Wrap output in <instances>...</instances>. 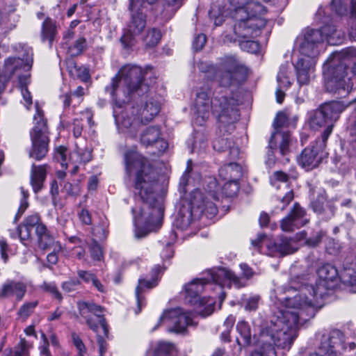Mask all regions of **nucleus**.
I'll return each instance as SVG.
<instances>
[{"label":"nucleus","instance_id":"nucleus-1","mask_svg":"<svg viewBox=\"0 0 356 356\" xmlns=\"http://www.w3.org/2000/svg\"><path fill=\"white\" fill-rule=\"evenodd\" d=\"M124 161L126 174L134 182L136 205L131 211L134 234L136 238H142L162 225L164 209L155 193L157 173L149 161L136 147L125 151Z\"/></svg>","mask_w":356,"mask_h":356},{"label":"nucleus","instance_id":"nucleus-2","mask_svg":"<svg viewBox=\"0 0 356 356\" xmlns=\"http://www.w3.org/2000/svg\"><path fill=\"white\" fill-rule=\"evenodd\" d=\"M285 294L280 290L271 293L275 310L269 321L261 323V318L253 321V337L257 343L289 350L297 337L299 327L314 317L312 303L302 304L301 296Z\"/></svg>","mask_w":356,"mask_h":356},{"label":"nucleus","instance_id":"nucleus-3","mask_svg":"<svg viewBox=\"0 0 356 356\" xmlns=\"http://www.w3.org/2000/svg\"><path fill=\"white\" fill-rule=\"evenodd\" d=\"M149 72H151L150 67L143 69L136 65H124L112 79L111 84L105 87V91L113 102L117 128L129 138L136 137L139 121L135 118L131 121L129 111H124L123 108L131 99L137 101L147 93L149 86L145 83V76Z\"/></svg>","mask_w":356,"mask_h":356},{"label":"nucleus","instance_id":"nucleus-4","mask_svg":"<svg viewBox=\"0 0 356 356\" xmlns=\"http://www.w3.org/2000/svg\"><path fill=\"white\" fill-rule=\"evenodd\" d=\"M238 105L236 99L218 92H216L211 99L209 90L201 88L196 92L194 102L195 122L202 125L212 112L218 119L220 131L230 132L234 129V124L239 120Z\"/></svg>","mask_w":356,"mask_h":356},{"label":"nucleus","instance_id":"nucleus-5","mask_svg":"<svg viewBox=\"0 0 356 356\" xmlns=\"http://www.w3.org/2000/svg\"><path fill=\"white\" fill-rule=\"evenodd\" d=\"M356 75V48L347 47L330 55L323 65L326 90L339 97H346L353 88L347 71Z\"/></svg>","mask_w":356,"mask_h":356},{"label":"nucleus","instance_id":"nucleus-6","mask_svg":"<svg viewBox=\"0 0 356 356\" xmlns=\"http://www.w3.org/2000/svg\"><path fill=\"white\" fill-rule=\"evenodd\" d=\"M229 24L235 34L239 37H250L259 33L264 28L266 19L262 15L266 8L252 0H229Z\"/></svg>","mask_w":356,"mask_h":356},{"label":"nucleus","instance_id":"nucleus-7","mask_svg":"<svg viewBox=\"0 0 356 356\" xmlns=\"http://www.w3.org/2000/svg\"><path fill=\"white\" fill-rule=\"evenodd\" d=\"M318 278L315 283L301 284L297 286L298 283L296 281L291 282L289 288L283 289L284 293H291L296 291L298 293L295 296L302 297V304L312 303L316 313L318 305V300L322 299L330 290H332L337 284L339 273L337 269L333 265L326 264L321 266L317 271Z\"/></svg>","mask_w":356,"mask_h":356},{"label":"nucleus","instance_id":"nucleus-8","mask_svg":"<svg viewBox=\"0 0 356 356\" xmlns=\"http://www.w3.org/2000/svg\"><path fill=\"white\" fill-rule=\"evenodd\" d=\"M17 56H9L4 60L3 74L15 84H29L31 70L33 63V53L31 47L17 44L13 47Z\"/></svg>","mask_w":356,"mask_h":356},{"label":"nucleus","instance_id":"nucleus-9","mask_svg":"<svg viewBox=\"0 0 356 356\" xmlns=\"http://www.w3.org/2000/svg\"><path fill=\"white\" fill-rule=\"evenodd\" d=\"M79 314L86 321L90 329L97 334V343L100 356L107 350V343L104 339L99 335L100 330L104 336L107 337L108 325L104 317V309L93 302L81 301L77 303Z\"/></svg>","mask_w":356,"mask_h":356},{"label":"nucleus","instance_id":"nucleus-10","mask_svg":"<svg viewBox=\"0 0 356 356\" xmlns=\"http://www.w3.org/2000/svg\"><path fill=\"white\" fill-rule=\"evenodd\" d=\"M207 72H215L220 86L228 88L238 83V76L247 72L245 65L234 55L221 57L217 66H208Z\"/></svg>","mask_w":356,"mask_h":356},{"label":"nucleus","instance_id":"nucleus-11","mask_svg":"<svg viewBox=\"0 0 356 356\" xmlns=\"http://www.w3.org/2000/svg\"><path fill=\"white\" fill-rule=\"evenodd\" d=\"M211 269L208 270L205 275L200 278H197L188 283L185 286L186 301L191 305L198 306H207V315L211 314L215 301L210 297L201 298L200 294L207 289H213V286L221 289L222 285L211 278V272L215 270Z\"/></svg>","mask_w":356,"mask_h":356},{"label":"nucleus","instance_id":"nucleus-12","mask_svg":"<svg viewBox=\"0 0 356 356\" xmlns=\"http://www.w3.org/2000/svg\"><path fill=\"white\" fill-rule=\"evenodd\" d=\"M36 113L33 116L34 127L30 133L32 147L29 156L35 160L42 159L49 149V136L47 121L44 118L42 110L35 103Z\"/></svg>","mask_w":356,"mask_h":356},{"label":"nucleus","instance_id":"nucleus-13","mask_svg":"<svg viewBox=\"0 0 356 356\" xmlns=\"http://www.w3.org/2000/svg\"><path fill=\"white\" fill-rule=\"evenodd\" d=\"M207 194H203L200 190H195L192 193L191 200V209H197L201 213H204L207 218H212L218 213L217 206L211 199L218 200V185L216 179L213 177L209 178Z\"/></svg>","mask_w":356,"mask_h":356},{"label":"nucleus","instance_id":"nucleus-14","mask_svg":"<svg viewBox=\"0 0 356 356\" xmlns=\"http://www.w3.org/2000/svg\"><path fill=\"white\" fill-rule=\"evenodd\" d=\"M324 42L325 37L323 35L321 28L314 29L307 27L297 37L296 45L302 57L316 59Z\"/></svg>","mask_w":356,"mask_h":356},{"label":"nucleus","instance_id":"nucleus-15","mask_svg":"<svg viewBox=\"0 0 356 356\" xmlns=\"http://www.w3.org/2000/svg\"><path fill=\"white\" fill-rule=\"evenodd\" d=\"M129 9L131 19L123 30V34L120 38V42L124 49H130L134 45L136 37L139 35L146 26L145 9L134 8L130 1Z\"/></svg>","mask_w":356,"mask_h":356},{"label":"nucleus","instance_id":"nucleus-16","mask_svg":"<svg viewBox=\"0 0 356 356\" xmlns=\"http://www.w3.org/2000/svg\"><path fill=\"white\" fill-rule=\"evenodd\" d=\"M240 267L242 270L241 277L229 269L218 268L211 272V278L222 285V287L230 288L232 286L237 289L243 287L246 285L247 280L253 275V271L245 264H241Z\"/></svg>","mask_w":356,"mask_h":356},{"label":"nucleus","instance_id":"nucleus-17","mask_svg":"<svg viewBox=\"0 0 356 356\" xmlns=\"http://www.w3.org/2000/svg\"><path fill=\"white\" fill-rule=\"evenodd\" d=\"M146 95L147 93L142 97L145 99V101L140 107L133 106L129 110L131 121L134 118L139 121L138 131L142 124H145L152 120L161 109V98L160 97H149Z\"/></svg>","mask_w":356,"mask_h":356},{"label":"nucleus","instance_id":"nucleus-18","mask_svg":"<svg viewBox=\"0 0 356 356\" xmlns=\"http://www.w3.org/2000/svg\"><path fill=\"white\" fill-rule=\"evenodd\" d=\"M166 325L169 332H184L186 327L193 325V314L181 308L166 310L159 318V324Z\"/></svg>","mask_w":356,"mask_h":356},{"label":"nucleus","instance_id":"nucleus-19","mask_svg":"<svg viewBox=\"0 0 356 356\" xmlns=\"http://www.w3.org/2000/svg\"><path fill=\"white\" fill-rule=\"evenodd\" d=\"M343 335L338 330L322 336L317 350L309 356H337V348L342 346Z\"/></svg>","mask_w":356,"mask_h":356},{"label":"nucleus","instance_id":"nucleus-20","mask_svg":"<svg viewBox=\"0 0 356 356\" xmlns=\"http://www.w3.org/2000/svg\"><path fill=\"white\" fill-rule=\"evenodd\" d=\"M325 142L322 138V140L316 141L315 146L305 148L298 158L299 164L306 170L317 167L322 160L323 149Z\"/></svg>","mask_w":356,"mask_h":356},{"label":"nucleus","instance_id":"nucleus-21","mask_svg":"<svg viewBox=\"0 0 356 356\" xmlns=\"http://www.w3.org/2000/svg\"><path fill=\"white\" fill-rule=\"evenodd\" d=\"M331 7L339 15H350L353 22L349 37L356 41V0H332Z\"/></svg>","mask_w":356,"mask_h":356},{"label":"nucleus","instance_id":"nucleus-22","mask_svg":"<svg viewBox=\"0 0 356 356\" xmlns=\"http://www.w3.org/2000/svg\"><path fill=\"white\" fill-rule=\"evenodd\" d=\"M346 106L339 102L325 103L320 107V110L328 120L327 128L322 134V138L326 141L332 133L334 123L339 119L340 114L345 110Z\"/></svg>","mask_w":356,"mask_h":356},{"label":"nucleus","instance_id":"nucleus-23","mask_svg":"<svg viewBox=\"0 0 356 356\" xmlns=\"http://www.w3.org/2000/svg\"><path fill=\"white\" fill-rule=\"evenodd\" d=\"M308 222L306 211L298 203L294 204L289 215L281 222V228L284 232H293Z\"/></svg>","mask_w":356,"mask_h":356},{"label":"nucleus","instance_id":"nucleus-24","mask_svg":"<svg viewBox=\"0 0 356 356\" xmlns=\"http://www.w3.org/2000/svg\"><path fill=\"white\" fill-rule=\"evenodd\" d=\"M316 58L300 57L295 65L297 81L300 85H307L314 76Z\"/></svg>","mask_w":356,"mask_h":356},{"label":"nucleus","instance_id":"nucleus-25","mask_svg":"<svg viewBox=\"0 0 356 356\" xmlns=\"http://www.w3.org/2000/svg\"><path fill=\"white\" fill-rule=\"evenodd\" d=\"M260 31L258 34L250 37H239L235 34L232 27L226 30L225 32L224 42H233L238 41L239 46L243 51L250 52L251 54H257L259 51V44L252 38H254L259 35Z\"/></svg>","mask_w":356,"mask_h":356},{"label":"nucleus","instance_id":"nucleus-26","mask_svg":"<svg viewBox=\"0 0 356 356\" xmlns=\"http://www.w3.org/2000/svg\"><path fill=\"white\" fill-rule=\"evenodd\" d=\"M161 271V268L159 266H156L152 269L153 277L151 280H139L138 285L136 289L137 309L135 310V313L136 314H138L142 308L146 305V301L143 294L144 289L145 288L152 289L157 285L159 280L158 275Z\"/></svg>","mask_w":356,"mask_h":356},{"label":"nucleus","instance_id":"nucleus-27","mask_svg":"<svg viewBox=\"0 0 356 356\" xmlns=\"http://www.w3.org/2000/svg\"><path fill=\"white\" fill-rule=\"evenodd\" d=\"M140 142L145 146L155 145L159 152H163L168 147V143L161 137L159 127H147L141 134Z\"/></svg>","mask_w":356,"mask_h":356},{"label":"nucleus","instance_id":"nucleus-28","mask_svg":"<svg viewBox=\"0 0 356 356\" xmlns=\"http://www.w3.org/2000/svg\"><path fill=\"white\" fill-rule=\"evenodd\" d=\"M27 290V286L22 282L7 280L0 288V298H7L15 296L17 300H22Z\"/></svg>","mask_w":356,"mask_h":356},{"label":"nucleus","instance_id":"nucleus-29","mask_svg":"<svg viewBox=\"0 0 356 356\" xmlns=\"http://www.w3.org/2000/svg\"><path fill=\"white\" fill-rule=\"evenodd\" d=\"M290 65L289 63H284L280 67L277 76V88L276 90V99L279 104H281L284 98V90L288 89L292 83L293 79L290 76Z\"/></svg>","mask_w":356,"mask_h":356},{"label":"nucleus","instance_id":"nucleus-30","mask_svg":"<svg viewBox=\"0 0 356 356\" xmlns=\"http://www.w3.org/2000/svg\"><path fill=\"white\" fill-rule=\"evenodd\" d=\"M305 237L306 234L304 232L297 234L294 238L282 236L275 242V250L282 256L293 254L298 249L297 241L304 239Z\"/></svg>","mask_w":356,"mask_h":356},{"label":"nucleus","instance_id":"nucleus-31","mask_svg":"<svg viewBox=\"0 0 356 356\" xmlns=\"http://www.w3.org/2000/svg\"><path fill=\"white\" fill-rule=\"evenodd\" d=\"M40 222V218L38 213L29 216L25 219L23 225L18 226L17 232L10 233V236L13 238L19 236L21 241H24L31 236L32 229Z\"/></svg>","mask_w":356,"mask_h":356},{"label":"nucleus","instance_id":"nucleus-32","mask_svg":"<svg viewBox=\"0 0 356 356\" xmlns=\"http://www.w3.org/2000/svg\"><path fill=\"white\" fill-rule=\"evenodd\" d=\"M58 30L56 23L50 17H47L42 24L40 38L42 42H47L51 48L54 41L57 40Z\"/></svg>","mask_w":356,"mask_h":356},{"label":"nucleus","instance_id":"nucleus-33","mask_svg":"<svg viewBox=\"0 0 356 356\" xmlns=\"http://www.w3.org/2000/svg\"><path fill=\"white\" fill-rule=\"evenodd\" d=\"M274 177L277 181L281 182V184L277 186V187L279 188H283L286 189L284 195H282L281 194L278 195V198L280 199L281 204H282V205L280 206V209L283 210L293 199V191L292 189H289L288 188L287 181L289 177L286 173L282 171H277L274 173Z\"/></svg>","mask_w":356,"mask_h":356},{"label":"nucleus","instance_id":"nucleus-34","mask_svg":"<svg viewBox=\"0 0 356 356\" xmlns=\"http://www.w3.org/2000/svg\"><path fill=\"white\" fill-rule=\"evenodd\" d=\"M91 160V152L88 149L76 147L70 154V163L72 165V175H75L79 170V164H86Z\"/></svg>","mask_w":356,"mask_h":356},{"label":"nucleus","instance_id":"nucleus-35","mask_svg":"<svg viewBox=\"0 0 356 356\" xmlns=\"http://www.w3.org/2000/svg\"><path fill=\"white\" fill-rule=\"evenodd\" d=\"M213 149L218 152L229 151L232 159H236L239 155V149L230 138L226 137L218 138L213 142Z\"/></svg>","mask_w":356,"mask_h":356},{"label":"nucleus","instance_id":"nucleus-36","mask_svg":"<svg viewBox=\"0 0 356 356\" xmlns=\"http://www.w3.org/2000/svg\"><path fill=\"white\" fill-rule=\"evenodd\" d=\"M321 31L325 37V41L326 40L330 45L341 44L345 38L344 33L337 29L332 24H327L321 27Z\"/></svg>","mask_w":356,"mask_h":356},{"label":"nucleus","instance_id":"nucleus-37","mask_svg":"<svg viewBox=\"0 0 356 356\" xmlns=\"http://www.w3.org/2000/svg\"><path fill=\"white\" fill-rule=\"evenodd\" d=\"M46 178V169L43 165L33 164L31 170L30 183L35 193H38Z\"/></svg>","mask_w":356,"mask_h":356},{"label":"nucleus","instance_id":"nucleus-38","mask_svg":"<svg viewBox=\"0 0 356 356\" xmlns=\"http://www.w3.org/2000/svg\"><path fill=\"white\" fill-rule=\"evenodd\" d=\"M326 203V197L323 194H320L317 199L312 201V207L314 212L321 214L323 212H327V217L330 218L334 216V208L330 206L325 204Z\"/></svg>","mask_w":356,"mask_h":356},{"label":"nucleus","instance_id":"nucleus-39","mask_svg":"<svg viewBox=\"0 0 356 356\" xmlns=\"http://www.w3.org/2000/svg\"><path fill=\"white\" fill-rule=\"evenodd\" d=\"M67 70L71 76L87 81L89 78L88 70L84 66H79L73 60L67 63Z\"/></svg>","mask_w":356,"mask_h":356},{"label":"nucleus","instance_id":"nucleus-40","mask_svg":"<svg viewBox=\"0 0 356 356\" xmlns=\"http://www.w3.org/2000/svg\"><path fill=\"white\" fill-rule=\"evenodd\" d=\"M34 229L38 236L40 245L42 248H48L54 243V238L47 233V229L44 225L40 222Z\"/></svg>","mask_w":356,"mask_h":356},{"label":"nucleus","instance_id":"nucleus-41","mask_svg":"<svg viewBox=\"0 0 356 356\" xmlns=\"http://www.w3.org/2000/svg\"><path fill=\"white\" fill-rule=\"evenodd\" d=\"M77 275L84 282L89 284L91 283L92 286L99 292H105V288L104 285L100 282L97 276L87 270H79Z\"/></svg>","mask_w":356,"mask_h":356},{"label":"nucleus","instance_id":"nucleus-42","mask_svg":"<svg viewBox=\"0 0 356 356\" xmlns=\"http://www.w3.org/2000/svg\"><path fill=\"white\" fill-rule=\"evenodd\" d=\"M229 172L228 181H238L242 176V168L236 163H229L219 169V175H224V172Z\"/></svg>","mask_w":356,"mask_h":356},{"label":"nucleus","instance_id":"nucleus-43","mask_svg":"<svg viewBox=\"0 0 356 356\" xmlns=\"http://www.w3.org/2000/svg\"><path fill=\"white\" fill-rule=\"evenodd\" d=\"M183 0H165V4L161 13L163 18L165 20L171 19L181 6Z\"/></svg>","mask_w":356,"mask_h":356},{"label":"nucleus","instance_id":"nucleus-44","mask_svg":"<svg viewBox=\"0 0 356 356\" xmlns=\"http://www.w3.org/2000/svg\"><path fill=\"white\" fill-rule=\"evenodd\" d=\"M353 265L354 267H344L340 279L344 284L352 286L353 292H356V264Z\"/></svg>","mask_w":356,"mask_h":356},{"label":"nucleus","instance_id":"nucleus-45","mask_svg":"<svg viewBox=\"0 0 356 356\" xmlns=\"http://www.w3.org/2000/svg\"><path fill=\"white\" fill-rule=\"evenodd\" d=\"M289 114L286 111L279 112L275 119L273 125L275 129L276 130L275 133H274L272 136L269 143V148L273 149V138L275 137V135L278 132V129L282 127H289Z\"/></svg>","mask_w":356,"mask_h":356},{"label":"nucleus","instance_id":"nucleus-46","mask_svg":"<svg viewBox=\"0 0 356 356\" xmlns=\"http://www.w3.org/2000/svg\"><path fill=\"white\" fill-rule=\"evenodd\" d=\"M309 125L311 128L317 129L320 127H325L327 128L328 120L325 115L323 114L320 108L314 111L313 115L311 117L309 120Z\"/></svg>","mask_w":356,"mask_h":356},{"label":"nucleus","instance_id":"nucleus-47","mask_svg":"<svg viewBox=\"0 0 356 356\" xmlns=\"http://www.w3.org/2000/svg\"><path fill=\"white\" fill-rule=\"evenodd\" d=\"M236 330L243 339L244 345H249L252 342L251 330L247 322L240 321L236 325Z\"/></svg>","mask_w":356,"mask_h":356},{"label":"nucleus","instance_id":"nucleus-48","mask_svg":"<svg viewBox=\"0 0 356 356\" xmlns=\"http://www.w3.org/2000/svg\"><path fill=\"white\" fill-rule=\"evenodd\" d=\"M38 301L35 300L32 302H26L24 303L17 312L18 316L22 319H27L31 314L33 312L35 308L38 306Z\"/></svg>","mask_w":356,"mask_h":356},{"label":"nucleus","instance_id":"nucleus-49","mask_svg":"<svg viewBox=\"0 0 356 356\" xmlns=\"http://www.w3.org/2000/svg\"><path fill=\"white\" fill-rule=\"evenodd\" d=\"M175 349V348L172 343L160 341L158 343L152 356H168Z\"/></svg>","mask_w":356,"mask_h":356},{"label":"nucleus","instance_id":"nucleus-50","mask_svg":"<svg viewBox=\"0 0 356 356\" xmlns=\"http://www.w3.org/2000/svg\"><path fill=\"white\" fill-rule=\"evenodd\" d=\"M192 213L191 211H188L187 213H182L180 212L177 216L174 225L177 229L181 230L186 229L191 223Z\"/></svg>","mask_w":356,"mask_h":356},{"label":"nucleus","instance_id":"nucleus-51","mask_svg":"<svg viewBox=\"0 0 356 356\" xmlns=\"http://www.w3.org/2000/svg\"><path fill=\"white\" fill-rule=\"evenodd\" d=\"M161 34L159 30L153 28L149 29L144 39L146 46L153 47L160 41Z\"/></svg>","mask_w":356,"mask_h":356},{"label":"nucleus","instance_id":"nucleus-52","mask_svg":"<svg viewBox=\"0 0 356 356\" xmlns=\"http://www.w3.org/2000/svg\"><path fill=\"white\" fill-rule=\"evenodd\" d=\"M86 39L83 38H79L72 45L69 47L68 53L71 56H78L86 48Z\"/></svg>","mask_w":356,"mask_h":356},{"label":"nucleus","instance_id":"nucleus-53","mask_svg":"<svg viewBox=\"0 0 356 356\" xmlns=\"http://www.w3.org/2000/svg\"><path fill=\"white\" fill-rule=\"evenodd\" d=\"M239 190L238 181H227L222 188V193L226 197L235 196Z\"/></svg>","mask_w":356,"mask_h":356},{"label":"nucleus","instance_id":"nucleus-54","mask_svg":"<svg viewBox=\"0 0 356 356\" xmlns=\"http://www.w3.org/2000/svg\"><path fill=\"white\" fill-rule=\"evenodd\" d=\"M191 162V161L188 162V166L186 172L181 178V183L185 185H188L191 183L195 182L196 179L197 181L200 180V175L197 173L195 174L189 165Z\"/></svg>","mask_w":356,"mask_h":356},{"label":"nucleus","instance_id":"nucleus-55","mask_svg":"<svg viewBox=\"0 0 356 356\" xmlns=\"http://www.w3.org/2000/svg\"><path fill=\"white\" fill-rule=\"evenodd\" d=\"M259 348L252 353L251 356H277L275 347L268 344H259Z\"/></svg>","mask_w":356,"mask_h":356},{"label":"nucleus","instance_id":"nucleus-56","mask_svg":"<svg viewBox=\"0 0 356 356\" xmlns=\"http://www.w3.org/2000/svg\"><path fill=\"white\" fill-rule=\"evenodd\" d=\"M40 288L42 289L44 291L51 293L54 296V297L58 300L59 301L62 300L63 296L61 293L59 292L54 282H44L40 286Z\"/></svg>","mask_w":356,"mask_h":356},{"label":"nucleus","instance_id":"nucleus-57","mask_svg":"<svg viewBox=\"0 0 356 356\" xmlns=\"http://www.w3.org/2000/svg\"><path fill=\"white\" fill-rule=\"evenodd\" d=\"M21 194L22 198L20 200V205L18 209V211L15 216V220L17 221L24 213L25 210L29 207V203L27 202V198L29 197V192L26 191L23 187H21Z\"/></svg>","mask_w":356,"mask_h":356},{"label":"nucleus","instance_id":"nucleus-58","mask_svg":"<svg viewBox=\"0 0 356 356\" xmlns=\"http://www.w3.org/2000/svg\"><path fill=\"white\" fill-rule=\"evenodd\" d=\"M67 149L63 146L57 147L54 152V159L60 163L62 167L66 168L67 166Z\"/></svg>","mask_w":356,"mask_h":356},{"label":"nucleus","instance_id":"nucleus-59","mask_svg":"<svg viewBox=\"0 0 356 356\" xmlns=\"http://www.w3.org/2000/svg\"><path fill=\"white\" fill-rule=\"evenodd\" d=\"M73 343L77 349L78 356H86V350L81 339L76 333L72 334Z\"/></svg>","mask_w":356,"mask_h":356},{"label":"nucleus","instance_id":"nucleus-60","mask_svg":"<svg viewBox=\"0 0 356 356\" xmlns=\"http://www.w3.org/2000/svg\"><path fill=\"white\" fill-rule=\"evenodd\" d=\"M81 284L79 280L74 278L64 282L62 284V289L66 293H70L76 290L78 286Z\"/></svg>","mask_w":356,"mask_h":356},{"label":"nucleus","instance_id":"nucleus-61","mask_svg":"<svg viewBox=\"0 0 356 356\" xmlns=\"http://www.w3.org/2000/svg\"><path fill=\"white\" fill-rule=\"evenodd\" d=\"M83 88L81 86L77 87V88L73 92V93H66L65 95L62 96V97L63 98L64 106H69L70 105L72 96L81 97L83 95Z\"/></svg>","mask_w":356,"mask_h":356},{"label":"nucleus","instance_id":"nucleus-62","mask_svg":"<svg viewBox=\"0 0 356 356\" xmlns=\"http://www.w3.org/2000/svg\"><path fill=\"white\" fill-rule=\"evenodd\" d=\"M193 149L201 150L205 149L207 146V141L203 135L199 132L195 134L194 137Z\"/></svg>","mask_w":356,"mask_h":356},{"label":"nucleus","instance_id":"nucleus-63","mask_svg":"<svg viewBox=\"0 0 356 356\" xmlns=\"http://www.w3.org/2000/svg\"><path fill=\"white\" fill-rule=\"evenodd\" d=\"M29 345L25 340H21L18 347L16 348L14 356H29Z\"/></svg>","mask_w":356,"mask_h":356},{"label":"nucleus","instance_id":"nucleus-64","mask_svg":"<svg viewBox=\"0 0 356 356\" xmlns=\"http://www.w3.org/2000/svg\"><path fill=\"white\" fill-rule=\"evenodd\" d=\"M349 131L352 141L356 143V113L350 116Z\"/></svg>","mask_w":356,"mask_h":356}]
</instances>
